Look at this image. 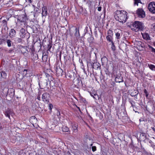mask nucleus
Here are the masks:
<instances>
[{
  "instance_id": "obj_1",
  "label": "nucleus",
  "mask_w": 155,
  "mask_h": 155,
  "mask_svg": "<svg viewBox=\"0 0 155 155\" xmlns=\"http://www.w3.org/2000/svg\"><path fill=\"white\" fill-rule=\"evenodd\" d=\"M127 13L124 10H117L115 12L114 17L116 20L122 23H124L127 19Z\"/></svg>"
},
{
  "instance_id": "obj_2",
  "label": "nucleus",
  "mask_w": 155,
  "mask_h": 155,
  "mask_svg": "<svg viewBox=\"0 0 155 155\" xmlns=\"http://www.w3.org/2000/svg\"><path fill=\"white\" fill-rule=\"evenodd\" d=\"M130 27L132 30L136 32L142 30L143 29V24L139 21H135L130 25Z\"/></svg>"
},
{
  "instance_id": "obj_3",
  "label": "nucleus",
  "mask_w": 155,
  "mask_h": 155,
  "mask_svg": "<svg viewBox=\"0 0 155 155\" xmlns=\"http://www.w3.org/2000/svg\"><path fill=\"white\" fill-rule=\"evenodd\" d=\"M27 17L25 14L19 15L17 18V22L16 24L22 26L21 27H25L26 24Z\"/></svg>"
},
{
  "instance_id": "obj_4",
  "label": "nucleus",
  "mask_w": 155,
  "mask_h": 155,
  "mask_svg": "<svg viewBox=\"0 0 155 155\" xmlns=\"http://www.w3.org/2000/svg\"><path fill=\"white\" fill-rule=\"evenodd\" d=\"M148 9L149 11L153 13H155V2H152L149 3L148 5Z\"/></svg>"
},
{
  "instance_id": "obj_5",
  "label": "nucleus",
  "mask_w": 155,
  "mask_h": 155,
  "mask_svg": "<svg viewBox=\"0 0 155 155\" xmlns=\"http://www.w3.org/2000/svg\"><path fill=\"white\" fill-rule=\"evenodd\" d=\"M137 13L139 18H143L145 17V12L141 8L137 9Z\"/></svg>"
},
{
  "instance_id": "obj_6",
  "label": "nucleus",
  "mask_w": 155,
  "mask_h": 155,
  "mask_svg": "<svg viewBox=\"0 0 155 155\" xmlns=\"http://www.w3.org/2000/svg\"><path fill=\"white\" fill-rule=\"evenodd\" d=\"M49 95L48 93H45L42 95V100L46 103H48L49 102Z\"/></svg>"
},
{
  "instance_id": "obj_7",
  "label": "nucleus",
  "mask_w": 155,
  "mask_h": 155,
  "mask_svg": "<svg viewBox=\"0 0 155 155\" xmlns=\"http://www.w3.org/2000/svg\"><path fill=\"white\" fill-rule=\"evenodd\" d=\"M115 81L116 82L120 83L123 82V78L121 76V74L120 73L117 74L115 77Z\"/></svg>"
},
{
  "instance_id": "obj_8",
  "label": "nucleus",
  "mask_w": 155,
  "mask_h": 155,
  "mask_svg": "<svg viewBox=\"0 0 155 155\" xmlns=\"http://www.w3.org/2000/svg\"><path fill=\"white\" fill-rule=\"evenodd\" d=\"M5 115L6 117H8L9 119L10 118V115L13 116L14 115V113L13 111L11 109H8L5 112Z\"/></svg>"
},
{
  "instance_id": "obj_9",
  "label": "nucleus",
  "mask_w": 155,
  "mask_h": 155,
  "mask_svg": "<svg viewBox=\"0 0 155 155\" xmlns=\"http://www.w3.org/2000/svg\"><path fill=\"white\" fill-rule=\"evenodd\" d=\"M78 124L76 123L73 124L72 126V127L73 130V134H74V133H77L78 131Z\"/></svg>"
},
{
  "instance_id": "obj_10",
  "label": "nucleus",
  "mask_w": 155,
  "mask_h": 155,
  "mask_svg": "<svg viewBox=\"0 0 155 155\" xmlns=\"http://www.w3.org/2000/svg\"><path fill=\"white\" fill-rule=\"evenodd\" d=\"M42 17H46L47 15V8L46 6H44L42 8V12L41 13Z\"/></svg>"
},
{
  "instance_id": "obj_11",
  "label": "nucleus",
  "mask_w": 155,
  "mask_h": 155,
  "mask_svg": "<svg viewBox=\"0 0 155 155\" xmlns=\"http://www.w3.org/2000/svg\"><path fill=\"white\" fill-rule=\"evenodd\" d=\"M20 31L21 37L22 38H25L26 34V33L25 32V30L23 28H22L20 30Z\"/></svg>"
},
{
  "instance_id": "obj_12",
  "label": "nucleus",
  "mask_w": 155,
  "mask_h": 155,
  "mask_svg": "<svg viewBox=\"0 0 155 155\" xmlns=\"http://www.w3.org/2000/svg\"><path fill=\"white\" fill-rule=\"evenodd\" d=\"M56 74L58 76L62 75L63 72L62 70L59 67H57L55 69Z\"/></svg>"
},
{
  "instance_id": "obj_13",
  "label": "nucleus",
  "mask_w": 155,
  "mask_h": 155,
  "mask_svg": "<svg viewBox=\"0 0 155 155\" xmlns=\"http://www.w3.org/2000/svg\"><path fill=\"white\" fill-rule=\"evenodd\" d=\"M16 34V31L14 29H12L10 31L9 35L11 38L14 37Z\"/></svg>"
},
{
  "instance_id": "obj_14",
  "label": "nucleus",
  "mask_w": 155,
  "mask_h": 155,
  "mask_svg": "<svg viewBox=\"0 0 155 155\" xmlns=\"http://www.w3.org/2000/svg\"><path fill=\"white\" fill-rule=\"evenodd\" d=\"M39 84L40 87L41 86L40 85H41L42 87H45L48 85V82L47 80H45L41 82V83H39Z\"/></svg>"
},
{
  "instance_id": "obj_15",
  "label": "nucleus",
  "mask_w": 155,
  "mask_h": 155,
  "mask_svg": "<svg viewBox=\"0 0 155 155\" xmlns=\"http://www.w3.org/2000/svg\"><path fill=\"white\" fill-rule=\"evenodd\" d=\"M122 31L120 30H119L115 34L116 38L118 39H120L121 38V37L122 36Z\"/></svg>"
},
{
  "instance_id": "obj_16",
  "label": "nucleus",
  "mask_w": 155,
  "mask_h": 155,
  "mask_svg": "<svg viewBox=\"0 0 155 155\" xmlns=\"http://www.w3.org/2000/svg\"><path fill=\"white\" fill-rule=\"evenodd\" d=\"M141 34L143 39L147 40L150 39V37L148 33H142Z\"/></svg>"
},
{
  "instance_id": "obj_17",
  "label": "nucleus",
  "mask_w": 155,
  "mask_h": 155,
  "mask_svg": "<svg viewBox=\"0 0 155 155\" xmlns=\"http://www.w3.org/2000/svg\"><path fill=\"white\" fill-rule=\"evenodd\" d=\"M55 114L58 117V118L60 119L61 118V110L59 109H56L55 111Z\"/></svg>"
},
{
  "instance_id": "obj_18",
  "label": "nucleus",
  "mask_w": 155,
  "mask_h": 155,
  "mask_svg": "<svg viewBox=\"0 0 155 155\" xmlns=\"http://www.w3.org/2000/svg\"><path fill=\"white\" fill-rule=\"evenodd\" d=\"M37 120V119L35 116H32L30 117V122L33 125L34 122H35Z\"/></svg>"
},
{
  "instance_id": "obj_19",
  "label": "nucleus",
  "mask_w": 155,
  "mask_h": 155,
  "mask_svg": "<svg viewBox=\"0 0 155 155\" xmlns=\"http://www.w3.org/2000/svg\"><path fill=\"white\" fill-rule=\"evenodd\" d=\"M100 67L99 64L98 63H94L93 65V68L95 69H98Z\"/></svg>"
},
{
  "instance_id": "obj_20",
  "label": "nucleus",
  "mask_w": 155,
  "mask_h": 155,
  "mask_svg": "<svg viewBox=\"0 0 155 155\" xmlns=\"http://www.w3.org/2000/svg\"><path fill=\"white\" fill-rule=\"evenodd\" d=\"M148 66L149 68L152 71H155V66L152 64H148Z\"/></svg>"
},
{
  "instance_id": "obj_21",
  "label": "nucleus",
  "mask_w": 155,
  "mask_h": 155,
  "mask_svg": "<svg viewBox=\"0 0 155 155\" xmlns=\"http://www.w3.org/2000/svg\"><path fill=\"white\" fill-rule=\"evenodd\" d=\"M106 39L107 41H108L109 42H112V41H112V36H111L110 35H107L106 37Z\"/></svg>"
},
{
  "instance_id": "obj_22",
  "label": "nucleus",
  "mask_w": 155,
  "mask_h": 155,
  "mask_svg": "<svg viewBox=\"0 0 155 155\" xmlns=\"http://www.w3.org/2000/svg\"><path fill=\"white\" fill-rule=\"evenodd\" d=\"M62 129L63 131L65 132H68L69 130L68 127L65 126H63L62 127Z\"/></svg>"
},
{
  "instance_id": "obj_23",
  "label": "nucleus",
  "mask_w": 155,
  "mask_h": 155,
  "mask_svg": "<svg viewBox=\"0 0 155 155\" xmlns=\"http://www.w3.org/2000/svg\"><path fill=\"white\" fill-rule=\"evenodd\" d=\"M146 135L145 133H142L140 135V137L141 138H142L143 139H145L146 138Z\"/></svg>"
},
{
  "instance_id": "obj_24",
  "label": "nucleus",
  "mask_w": 155,
  "mask_h": 155,
  "mask_svg": "<svg viewBox=\"0 0 155 155\" xmlns=\"http://www.w3.org/2000/svg\"><path fill=\"white\" fill-rule=\"evenodd\" d=\"M134 5H137L138 6L139 3H142L140 0H134Z\"/></svg>"
},
{
  "instance_id": "obj_25",
  "label": "nucleus",
  "mask_w": 155,
  "mask_h": 155,
  "mask_svg": "<svg viewBox=\"0 0 155 155\" xmlns=\"http://www.w3.org/2000/svg\"><path fill=\"white\" fill-rule=\"evenodd\" d=\"M0 73L1 74V75L2 78H5L6 76V74L4 71H2L1 72H0Z\"/></svg>"
},
{
  "instance_id": "obj_26",
  "label": "nucleus",
  "mask_w": 155,
  "mask_h": 155,
  "mask_svg": "<svg viewBox=\"0 0 155 155\" xmlns=\"http://www.w3.org/2000/svg\"><path fill=\"white\" fill-rule=\"evenodd\" d=\"M150 50L153 52H154L155 53V49L153 48L152 46H149Z\"/></svg>"
},
{
  "instance_id": "obj_27",
  "label": "nucleus",
  "mask_w": 155,
  "mask_h": 155,
  "mask_svg": "<svg viewBox=\"0 0 155 155\" xmlns=\"http://www.w3.org/2000/svg\"><path fill=\"white\" fill-rule=\"evenodd\" d=\"M7 43L8 44V46L9 47L11 46V41L9 39H8L6 41Z\"/></svg>"
},
{
  "instance_id": "obj_28",
  "label": "nucleus",
  "mask_w": 155,
  "mask_h": 155,
  "mask_svg": "<svg viewBox=\"0 0 155 155\" xmlns=\"http://www.w3.org/2000/svg\"><path fill=\"white\" fill-rule=\"evenodd\" d=\"M80 82V80L79 78H77L76 79L75 81L74 82L76 84V85H78Z\"/></svg>"
},
{
  "instance_id": "obj_29",
  "label": "nucleus",
  "mask_w": 155,
  "mask_h": 155,
  "mask_svg": "<svg viewBox=\"0 0 155 155\" xmlns=\"http://www.w3.org/2000/svg\"><path fill=\"white\" fill-rule=\"evenodd\" d=\"M111 43L112 44V46L111 47V49L112 50L114 51L115 50V45H114V43L113 41H112Z\"/></svg>"
},
{
  "instance_id": "obj_30",
  "label": "nucleus",
  "mask_w": 155,
  "mask_h": 155,
  "mask_svg": "<svg viewBox=\"0 0 155 155\" xmlns=\"http://www.w3.org/2000/svg\"><path fill=\"white\" fill-rule=\"evenodd\" d=\"M107 34L108 35L112 36L113 35V32L111 30H109L108 31Z\"/></svg>"
},
{
  "instance_id": "obj_31",
  "label": "nucleus",
  "mask_w": 155,
  "mask_h": 155,
  "mask_svg": "<svg viewBox=\"0 0 155 155\" xmlns=\"http://www.w3.org/2000/svg\"><path fill=\"white\" fill-rule=\"evenodd\" d=\"M53 108V105L51 104H49V108L51 112L52 109Z\"/></svg>"
},
{
  "instance_id": "obj_32",
  "label": "nucleus",
  "mask_w": 155,
  "mask_h": 155,
  "mask_svg": "<svg viewBox=\"0 0 155 155\" xmlns=\"http://www.w3.org/2000/svg\"><path fill=\"white\" fill-rule=\"evenodd\" d=\"M144 93L146 94V97L147 98L149 94H148V92L147 91V90L145 89L144 90Z\"/></svg>"
},
{
  "instance_id": "obj_33",
  "label": "nucleus",
  "mask_w": 155,
  "mask_h": 155,
  "mask_svg": "<svg viewBox=\"0 0 155 155\" xmlns=\"http://www.w3.org/2000/svg\"><path fill=\"white\" fill-rule=\"evenodd\" d=\"M2 23L5 26L7 25V22L5 20H4L2 21Z\"/></svg>"
},
{
  "instance_id": "obj_34",
  "label": "nucleus",
  "mask_w": 155,
  "mask_h": 155,
  "mask_svg": "<svg viewBox=\"0 0 155 155\" xmlns=\"http://www.w3.org/2000/svg\"><path fill=\"white\" fill-rule=\"evenodd\" d=\"M91 96H93L94 98L95 99H96L98 97V95H97L95 94H94V96H93L92 95H91Z\"/></svg>"
},
{
  "instance_id": "obj_35",
  "label": "nucleus",
  "mask_w": 155,
  "mask_h": 155,
  "mask_svg": "<svg viewBox=\"0 0 155 155\" xmlns=\"http://www.w3.org/2000/svg\"><path fill=\"white\" fill-rule=\"evenodd\" d=\"M92 150L93 152H94V151H95L96 150V147L95 146H92Z\"/></svg>"
},
{
  "instance_id": "obj_36",
  "label": "nucleus",
  "mask_w": 155,
  "mask_h": 155,
  "mask_svg": "<svg viewBox=\"0 0 155 155\" xmlns=\"http://www.w3.org/2000/svg\"><path fill=\"white\" fill-rule=\"evenodd\" d=\"M151 28L155 31V23L152 25Z\"/></svg>"
},
{
  "instance_id": "obj_37",
  "label": "nucleus",
  "mask_w": 155,
  "mask_h": 155,
  "mask_svg": "<svg viewBox=\"0 0 155 155\" xmlns=\"http://www.w3.org/2000/svg\"><path fill=\"white\" fill-rule=\"evenodd\" d=\"M40 94L39 93L37 97V99L39 100H40V94Z\"/></svg>"
},
{
  "instance_id": "obj_38",
  "label": "nucleus",
  "mask_w": 155,
  "mask_h": 155,
  "mask_svg": "<svg viewBox=\"0 0 155 155\" xmlns=\"http://www.w3.org/2000/svg\"><path fill=\"white\" fill-rule=\"evenodd\" d=\"M17 41L18 42L20 43L21 42L22 40L21 38H17Z\"/></svg>"
},
{
  "instance_id": "obj_39",
  "label": "nucleus",
  "mask_w": 155,
  "mask_h": 155,
  "mask_svg": "<svg viewBox=\"0 0 155 155\" xmlns=\"http://www.w3.org/2000/svg\"><path fill=\"white\" fill-rule=\"evenodd\" d=\"M27 70L26 69H24L23 71V74L26 75L27 74Z\"/></svg>"
},
{
  "instance_id": "obj_40",
  "label": "nucleus",
  "mask_w": 155,
  "mask_h": 155,
  "mask_svg": "<svg viewBox=\"0 0 155 155\" xmlns=\"http://www.w3.org/2000/svg\"><path fill=\"white\" fill-rule=\"evenodd\" d=\"M34 54H33V56L35 57V59L37 60L38 59V55L37 54H35V55H34Z\"/></svg>"
},
{
  "instance_id": "obj_41",
  "label": "nucleus",
  "mask_w": 155,
  "mask_h": 155,
  "mask_svg": "<svg viewBox=\"0 0 155 155\" xmlns=\"http://www.w3.org/2000/svg\"><path fill=\"white\" fill-rule=\"evenodd\" d=\"M64 155H71V154L70 152L68 151Z\"/></svg>"
},
{
  "instance_id": "obj_42",
  "label": "nucleus",
  "mask_w": 155,
  "mask_h": 155,
  "mask_svg": "<svg viewBox=\"0 0 155 155\" xmlns=\"http://www.w3.org/2000/svg\"><path fill=\"white\" fill-rule=\"evenodd\" d=\"M75 30H76V33H75V35H76L77 34V33H78H78L79 34V31L78 30V29H77V28H76V29H75Z\"/></svg>"
},
{
  "instance_id": "obj_43",
  "label": "nucleus",
  "mask_w": 155,
  "mask_h": 155,
  "mask_svg": "<svg viewBox=\"0 0 155 155\" xmlns=\"http://www.w3.org/2000/svg\"><path fill=\"white\" fill-rule=\"evenodd\" d=\"M151 146H152V147L154 149H155V145H154V144H153V143H151Z\"/></svg>"
},
{
  "instance_id": "obj_44",
  "label": "nucleus",
  "mask_w": 155,
  "mask_h": 155,
  "mask_svg": "<svg viewBox=\"0 0 155 155\" xmlns=\"http://www.w3.org/2000/svg\"><path fill=\"white\" fill-rule=\"evenodd\" d=\"M101 6L99 7L98 8L97 10L98 11H101Z\"/></svg>"
},
{
  "instance_id": "obj_45",
  "label": "nucleus",
  "mask_w": 155,
  "mask_h": 155,
  "mask_svg": "<svg viewBox=\"0 0 155 155\" xmlns=\"http://www.w3.org/2000/svg\"><path fill=\"white\" fill-rule=\"evenodd\" d=\"M130 103L131 104V106L133 107H134V105L133 104V101H130Z\"/></svg>"
},
{
  "instance_id": "obj_46",
  "label": "nucleus",
  "mask_w": 155,
  "mask_h": 155,
  "mask_svg": "<svg viewBox=\"0 0 155 155\" xmlns=\"http://www.w3.org/2000/svg\"><path fill=\"white\" fill-rule=\"evenodd\" d=\"M51 48V45H48V51H50V49Z\"/></svg>"
},
{
  "instance_id": "obj_47",
  "label": "nucleus",
  "mask_w": 155,
  "mask_h": 155,
  "mask_svg": "<svg viewBox=\"0 0 155 155\" xmlns=\"http://www.w3.org/2000/svg\"><path fill=\"white\" fill-rule=\"evenodd\" d=\"M103 60H105L107 61V58L106 57H105L101 59L102 61Z\"/></svg>"
},
{
  "instance_id": "obj_48",
  "label": "nucleus",
  "mask_w": 155,
  "mask_h": 155,
  "mask_svg": "<svg viewBox=\"0 0 155 155\" xmlns=\"http://www.w3.org/2000/svg\"><path fill=\"white\" fill-rule=\"evenodd\" d=\"M151 128L154 132H155V128L154 127H152Z\"/></svg>"
},
{
  "instance_id": "obj_49",
  "label": "nucleus",
  "mask_w": 155,
  "mask_h": 155,
  "mask_svg": "<svg viewBox=\"0 0 155 155\" xmlns=\"http://www.w3.org/2000/svg\"><path fill=\"white\" fill-rule=\"evenodd\" d=\"M149 143H150V144L151 145V143H153L152 142V141H151V140H150V141H149Z\"/></svg>"
},
{
  "instance_id": "obj_50",
  "label": "nucleus",
  "mask_w": 155,
  "mask_h": 155,
  "mask_svg": "<svg viewBox=\"0 0 155 155\" xmlns=\"http://www.w3.org/2000/svg\"><path fill=\"white\" fill-rule=\"evenodd\" d=\"M77 108L79 110V111H81V110H80V108L78 107H77Z\"/></svg>"
},
{
  "instance_id": "obj_51",
  "label": "nucleus",
  "mask_w": 155,
  "mask_h": 155,
  "mask_svg": "<svg viewBox=\"0 0 155 155\" xmlns=\"http://www.w3.org/2000/svg\"><path fill=\"white\" fill-rule=\"evenodd\" d=\"M4 90H7V91H8V89L7 88H4Z\"/></svg>"
},
{
  "instance_id": "obj_52",
  "label": "nucleus",
  "mask_w": 155,
  "mask_h": 155,
  "mask_svg": "<svg viewBox=\"0 0 155 155\" xmlns=\"http://www.w3.org/2000/svg\"><path fill=\"white\" fill-rule=\"evenodd\" d=\"M28 1L30 2V3H31L32 2L31 0H28Z\"/></svg>"
},
{
  "instance_id": "obj_53",
  "label": "nucleus",
  "mask_w": 155,
  "mask_h": 155,
  "mask_svg": "<svg viewBox=\"0 0 155 155\" xmlns=\"http://www.w3.org/2000/svg\"><path fill=\"white\" fill-rule=\"evenodd\" d=\"M135 93H136V94H135V95H133V96H136V95L138 94V93H136V92H135Z\"/></svg>"
},
{
  "instance_id": "obj_54",
  "label": "nucleus",
  "mask_w": 155,
  "mask_h": 155,
  "mask_svg": "<svg viewBox=\"0 0 155 155\" xmlns=\"http://www.w3.org/2000/svg\"><path fill=\"white\" fill-rule=\"evenodd\" d=\"M68 77H69L70 78H71V76H70V75H69V76H68Z\"/></svg>"
},
{
  "instance_id": "obj_55",
  "label": "nucleus",
  "mask_w": 155,
  "mask_h": 155,
  "mask_svg": "<svg viewBox=\"0 0 155 155\" xmlns=\"http://www.w3.org/2000/svg\"><path fill=\"white\" fill-rule=\"evenodd\" d=\"M154 45L155 46V41L153 43Z\"/></svg>"
},
{
  "instance_id": "obj_56",
  "label": "nucleus",
  "mask_w": 155,
  "mask_h": 155,
  "mask_svg": "<svg viewBox=\"0 0 155 155\" xmlns=\"http://www.w3.org/2000/svg\"><path fill=\"white\" fill-rule=\"evenodd\" d=\"M33 58L34 59H35V57H34V58Z\"/></svg>"
},
{
  "instance_id": "obj_57",
  "label": "nucleus",
  "mask_w": 155,
  "mask_h": 155,
  "mask_svg": "<svg viewBox=\"0 0 155 155\" xmlns=\"http://www.w3.org/2000/svg\"><path fill=\"white\" fill-rule=\"evenodd\" d=\"M140 121H141V120H140Z\"/></svg>"
},
{
  "instance_id": "obj_58",
  "label": "nucleus",
  "mask_w": 155,
  "mask_h": 155,
  "mask_svg": "<svg viewBox=\"0 0 155 155\" xmlns=\"http://www.w3.org/2000/svg\"><path fill=\"white\" fill-rule=\"evenodd\" d=\"M92 144H91V146H92Z\"/></svg>"
}]
</instances>
